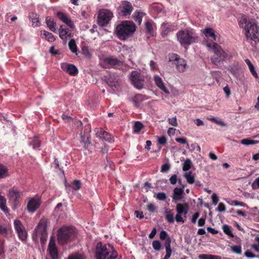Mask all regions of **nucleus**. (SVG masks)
Masks as SVG:
<instances>
[{
  "label": "nucleus",
  "instance_id": "nucleus-25",
  "mask_svg": "<svg viewBox=\"0 0 259 259\" xmlns=\"http://www.w3.org/2000/svg\"><path fill=\"white\" fill-rule=\"evenodd\" d=\"M46 22L48 27L50 30L54 32H57L56 23L54 21L53 19L50 17H47L46 19Z\"/></svg>",
  "mask_w": 259,
  "mask_h": 259
},
{
  "label": "nucleus",
  "instance_id": "nucleus-8",
  "mask_svg": "<svg viewBox=\"0 0 259 259\" xmlns=\"http://www.w3.org/2000/svg\"><path fill=\"white\" fill-rule=\"evenodd\" d=\"M168 62L175 65L177 70L180 72L185 71L187 63L185 60L181 58L178 54L170 53L168 55Z\"/></svg>",
  "mask_w": 259,
  "mask_h": 259
},
{
  "label": "nucleus",
  "instance_id": "nucleus-47",
  "mask_svg": "<svg viewBox=\"0 0 259 259\" xmlns=\"http://www.w3.org/2000/svg\"><path fill=\"white\" fill-rule=\"evenodd\" d=\"M68 259H84L83 256L81 254L79 253H75L69 255Z\"/></svg>",
  "mask_w": 259,
  "mask_h": 259
},
{
  "label": "nucleus",
  "instance_id": "nucleus-22",
  "mask_svg": "<svg viewBox=\"0 0 259 259\" xmlns=\"http://www.w3.org/2000/svg\"><path fill=\"white\" fill-rule=\"evenodd\" d=\"M205 37L208 39L207 41L213 42L216 40V35L213 30L211 28H206L203 31Z\"/></svg>",
  "mask_w": 259,
  "mask_h": 259
},
{
  "label": "nucleus",
  "instance_id": "nucleus-17",
  "mask_svg": "<svg viewBox=\"0 0 259 259\" xmlns=\"http://www.w3.org/2000/svg\"><path fill=\"white\" fill-rule=\"evenodd\" d=\"M61 68L63 71L71 76H75L78 72L77 67L71 64L62 63L61 64Z\"/></svg>",
  "mask_w": 259,
  "mask_h": 259
},
{
  "label": "nucleus",
  "instance_id": "nucleus-41",
  "mask_svg": "<svg viewBox=\"0 0 259 259\" xmlns=\"http://www.w3.org/2000/svg\"><path fill=\"white\" fill-rule=\"evenodd\" d=\"M192 162L190 159H187L183 163V170L186 171L190 169Z\"/></svg>",
  "mask_w": 259,
  "mask_h": 259
},
{
  "label": "nucleus",
  "instance_id": "nucleus-57",
  "mask_svg": "<svg viewBox=\"0 0 259 259\" xmlns=\"http://www.w3.org/2000/svg\"><path fill=\"white\" fill-rule=\"evenodd\" d=\"M170 183L172 185H175L178 181L177 175H172L169 179Z\"/></svg>",
  "mask_w": 259,
  "mask_h": 259
},
{
  "label": "nucleus",
  "instance_id": "nucleus-53",
  "mask_svg": "<svg viewBox=\"0 0 259 259\" xmlns=\"http://www.w3.org/2000/svg\"><path fill=\"white\" fill-rule=\"evenodd\" d=\"M139 98H132L131 101L134 104L135 107H138L141 105L142 100H139Z\"/></svg>",
  "mask_w": 259,
  "mask_h": 259
},
{
  "label": "nucleus",
  "instance_id": "nucleus-29",
  "mask_svg": "<svg viewBox=\"0 0 259 259\" xmlns=\"http://www.w3.org/2000/svg\"><path fill=\"white\" fill-rule=\"evenodd\" d=\"M6 198L0 195V208L5 214L9 213V209L6 205Z\"/></svg>",
  "mask_w": 259,
  "mask_h": 259
},
{
  "label": "nucleus",
  "instance_id": "nucleus-14",
  "mask_svg": "<svg viewBox=\"0 0 259 259\" xmlns=\"http://www.w3.org/2000/svg\"><path fill=\"white\" fill-rule=\"evenodd\" d=\"M104 79L108 85L113 90L118 91L120 86L118 83V77L114 73H110L104 76Z\"/></svg>",
  "mask_w": 259,
  "mask_h": 259
},
{
  "label": "nucleus",
  "instance_id": "nucleus-37",
  "mask_svg": "<svg viewBox=\"0 0 259 259\" xmlns=\"http://www.w3.org/2000/svg\"><path fill=\"white\" fill-rule=\"evenodd\" d=\"M198 257L199 259H222L219 256L208 254H200Z\"/></svg>",
  "mask_w": 259,
  "mask_h": 259
},
{
  "label": "nucleus",
  "instance_id": "nucleus-39",
  "mask_svg": "<svg viewBox=\"0 0 259 259\" xmlns=\"http://www.w3.org/2000/svg\"><path fill=\"white\" fill-rule=\"evenodd\" d=\"M144 127V125L140 121H136L134 125L133 130L134 133H139Z\"/></svg>",
  "mask_w": 259,
  "mask_h": 259
},
{
  "label": "nucleus",
  "instance_id": "nucleus-60",
  "mask_svg": "<svg viewBox=\"0 0 259 259\" xmlns=\"http://www.w3.org/2000/svg\"><path fill=\"white\" fill-rule=\"evenodd\" d=\"M64 23L71 28H73L74 26L73 23L68 17H67V19L64 21Z\"/></svg>",
  "mask_w": 259,
  "mask_h": 259
},
{
  "label": "nucleus",
  "instance_id": "nucleus-36",
  "mask_svg": "<svg viewBox=\"0 0 259 259\" xmlns=\"http://www.w3.org/2000/svg\"><path fill=\"white\" fill-rule=\"evenodd\" d=\"M146 32L151 35H153V25L151 22L147 21L145 23Z\"/></svg>",
  "mask_w": 259,
  "mask_h": 259
},
{
  "label": "nucleus",
  "instance_id": "nucleus-21",
  "mask_svg": "<svg viewBox=\"0 0 259 259\" xmlns=\"http://www.w3.org/2000/svg\"><path fill=\"white\" fill-rule=\"evenodd\" d=\"M74 125L77 127H80L81 130L80 132V135L82 136L83 134L84 135L85 134L91 132V128L90 124L87 123L85 125H84V129L83 131V123L82 122L79 120H76L74 121Z\"/></svg>",
  "mask_w": 259,
  "mask_h": 259
},
{
  "label": "nucleus",
  "instance_id": "nucleus-24",
  "mask_svg": "<svg viewBox=\"0 0 259 259\" xmlns=\"http://www.w3.org/2000/svg\"><path fill=\"white\" fill-rule=\"evenodd\" d=\"M104 62L109 67H114L116 66H119L121 62L118 60L116 58L111 56L109 57L104 60Z\"/></svg>",
  "mask_w": 259,
  "mask_h": 259
},
{
  "label": "nucleus",
  "instance_id": "nucleus-56",
  "mask_svg": "<svg viewBox=\"0 0 259 259\" xmlns=\"http://www.w3.org/2000/svg\"><path fill=\"white\" fill-rule=\"evenodd\" d=\"M217 210L219 212L225 211V210H226L225 205L222 202L220 203L218 205Z\"/></svg>",
  "mask_w": 259,
  "mask_h": 259
},
{
  "label": "nucleus",
  "instance_id": "nucleus-4",
  "mask_svg": "<svg viewBox=\"0 0 259 259\" xmlns=\"http://www.w3.org/2000/svg\"><path fill=\"white\" fill-rule=\"evenodd\" d=\"M76 229L71 226H63L57 232L58 243L63 245L72 241L77 237Z\"/></svg>",
  "mask_w": 259,
  "mask_h": 259
},
{
  "label": "nucleus",
  "instance_id": "nucleus-20",
  "mask_svg": "<svg viewBox=\"0 0 259 259\" xmlns=\"http://www.w3.org/2000/svg\"><path fill=\"white\" fill-rule=\"evenodd\" d=\"M185 185L182 186V188L176 187L174 188L172 198L174 201H180L182 198V195L184 193V189Z\"/></svg>",
  "mask_w": 259,
  "mask_h": 259
},
{
  "label": "nucleus",
  "instance_id": "nucleus-11",
  "mask_svg": "<svg viewBox=\"0 0 259 259\" xmlns=\"http://www.w3.org/2000/svg\"><path fill=\"white\" fill-rule=\"evenodd\" d=\"M113 14L110 10L103 9L100 11L98 17V23L101 26H106L110 21Z\"/></svg>",
  "mask_w": 259,
  "mask_h": 259
},
{
  "label": "nucleus",
  "instance_id": "nucleus-48",
  "mask_svg": "<svg viewBox=\"0 0 259 259\" xmlns=\"http://www.w3.org/2000/svg\"><path fill=\"white\" fill-rule=\"evenodd\" d=\"M152 246L155 250L159 251L161 249V245L158 240H154L152 242Z\"/></svg>",
  "mask_w": 259,
  "mask_h": 259
},
{
  "label": "nucleus",
  "instance_id": "nucleus-31",
  "mask_svg": "<svg viewBox=\"0 0 259 259\" xmlns=\"http://www.w3.org/2000/svg\"><path fill=\"white\" fill-rule=\"evenodd\" d=\"M70 187H71L72 189L75 191H77L79 190L81 187V182L79 180H75L72 182L71 185H69V186H66V189L67 190H69V188Z\"/></svg>",
  "mask_w": 259,
  "mask_h": 259
},
{
  "label": "nucleus",
  "instance_id": "nucleus-49",
  "mask_svg": "<svg viewBox=\"0 0 259 259\" xmlns=\"http://www.w3.org/2000/svg\"><path fill=\"white\" fill-rule=\"evenodd\" d=\"M56 16L63 22L67 19L68 17L64 13L61 12H58L56 14Z\"/></svg>",
  "mask_w": 259,
  "mask_h": 259
},
{
  "label": "nucleus",
  "instance_id": "nucleus-52",
  "mask_svg": "<svg viewBox=\"0 0 259 259\" xmlns=\"http://www.w3.org/2000/svg\"><path fill=\"white\" fill-rule=\"evenodd\" d=\"M176 141L180 143L183 144H186L187 145V148H189V144L188 143L186 139L184 138H177L176 139Z\"/></svg>",
  "mask_w": 259,
  "mask_h": 259
},
{
  "label": "nucleus",
  "instance_id": "nucleus-3",
  "mask_svg": "<svg viewBox=\"0 0 259 259\" xmlns=\"http://www.w3.org/2000/svg\"><path fill=\"white\" fill-rule=\"evenodd\" d=\"M117 252L110 244H103L101 242L97 244L95 249L96 259H117Z\"/></svg>",
  "mask_w": 259,
  "mask_h": 259
},
{
  "label": "nucleus",
  "instance_id": "nucleus-26",
  "mask_svg": "<svg viewBox=\"0 0 259 259\" xmlns=\"http://www.w3.org/2000/svg\"><path fill=\"white\" fill-rule=\"evenodd\" d=\"M145 15V13L136 11L133 15V18L139 25H140L142 21V18Z\"/></svg>",
  "mask_w": 259,
  "mask_h": 259
},
{
  "label": "nucleus",
  "instance_id": "nucleus-54",
  "mask_svg": "<svg viewBox=\"0 0 259 259\" xmlns=\"http://www.w3.org/2000/svg\"><path fill=\"white\" fill-rule=\"evenodd\" d=\"M251 74L256 78H258V74L255 70V68L253 65L248 67Z\"/></svg>",
  "mask_w": 259,
  "mask_h": 259
},
{
  "label": "nucleus",
  "instance_id": "nucleus-43",
  "mask_svg": "<svg viewBox=\"0 0 259 259\" xmlns=\"http://www.w3.org/2000/svg\"><path fill=\"white\" fill-rule=\"evenodd\" d=\"M104 136H103V139L110 142L112 143L114 142L113 137L109 133L105 132V133H103Z\"/></svg>",
  "mask_w": 259,
  "mask_h": 259
},
{
  "label": "nucleus",
  "instance_id": "nucleus-44",
  "mask_svg": "<svg viewBox=\"0 0 259 259\" xmlns=\"http://www.w3.org/2000/svg\"><path fill=\"white\" fill-rule=\"evenodd\" d=\"M258 142L254 140H250L249 139H244L241 140V144L245 145H249L257 143Z\"/></svg>",
  "mask_w": 259,
  "mask_h": 259
},
{
  "label": "nucleus",
  "instance_id": "nucleus-33",
  "mask_svg": "<svg viewBox=\"0 0 259 259\" xmlns=\"http://www.w3.org/2000/svg\"><path fill=\"white\" fill-rule=\"evenodd\" d=\"M184 177L186 179L187 182L189 184H193L195 182V177L191 171L186 172L184 174Z\"/></svg>",
  "mask_w": 259,
  "mask_h": 259
},
{
  "label": "nucleus",
  "instance_id": "nucleus-63",
  "mask_svg": "<svg viewBox=\"0 0 259 259\" xmlns=\"http://www.w3.org/2000/svg\"><path fill=\"white\" fill-rule=\"evenodd\" d=\"M149 65H150V69L152 71H155V70H158V67L156 66V63L154 61H153L152 60L150 61Z\"/></svg>",
  "mask_w": 259,
  "mask_h": 259
},
{
  "label": "nucleus",
  "instance_id": "nucleus-6",
  "mask_svg": "<svg viewBox=\"0 0 259 259\" xmlns=\"http://www.w3.org/2000/svg\"><path fill=\"white\" fill-rule=\"evenodd\" d=\"M178 41L182 46L190 45L197 42L198 34L192 28H187L181 30L177 33Z\"/></svg>",
  "mask_w": 259,
  "mask_h": 259
},
{
  "label": "nucleus",
  "instance_id": "nucleus-12",
  "mask_svg": "<svg viewBox=\"0 0 259 259\" xmlns=\"http://www.w3.org/2000/svg\"><path fill=\"white\" fill-rule=\"evenodd\" d=\"M188 209L189 206L186 203L183 204L178 203L177 204L176 207L177 211L176 221L177 222L182 223L185 222V220L183 219L182 215H184L185 218L186 217V215L188 212Z\"/></svg>",
  "mask_w": 259,
  "mask_h": 259
},
{
  "label": "nucleus",
  "instance_id": "nucleus-38",
  "mask_svg": "<svg viewBox=\"0 0 259 259\" xmlns=\"http://www.w3.org/2000/svg\"><path fill=\"white\" fill-rule=\"evenodd\" d=\"M68 46H69V49L72 53L77 54V47H76V45L75 43V41L74 40V39H71L69 41Z\"/></svg>",
  "mask_w": 259,
  "mask_h": 259
},
{
  "label": "nucleus",
  "instance_id": "nucleus-51",
  "mask_svg": "<svg viewBox=\"0 0 259 259\" xmlns=\"http://www.w3.org/2000/svg\"><path fill=\"white\" fill-rule=\"evenodd\" d=\"M156 198L159 200L164 201L166 199V195L164 192H159L157 194Z\"/></svg>",
  "mask_w": 259,
  "mask_h": 259
},
{
  "label": "nucleus",
  "instance_id": "nucleus-10",
  "mask_svg": "<svg viewBox=\"0 0 259 259\" xmlns=\"http://www.w3.org/2000/svg\"><path fill=\"white\" fill-rule=\"evenodd\" d=\"M22 195V192L14 187L9 190L7 196L9 202L12 204L13 208H16L18 206L19 200Z\"/></svg>",
  "mask_w": 259,
  "mask_h": 259
},
{
  "label": "nucleus",
  "instance_id": "nucleus-61",
  "mask_svg": "<svg viewBox=\"0 0 259 259\" xmlns=\"http://www.w3.org/2000/svg\"><path fill=\"white\" fill-rule=\"evenodd\" d=\"M64 23L71 28H73L74 26L73 23L68 17H67V19L64 21Z\"/></svg>",
  "mask_w": 259,
  "mask_h": 259
},
{
  "label": "nucleus",
  "instance_id": "nucleus-15",
  "mask_svg": "<svg viewBox=\"0 0 259 259\" xmlns=\"http://www.w3.org/2000/svg\"><path fill=\"white\" fill-rule=\"evenodd\" d=\"M48 250L52 259H57L58 257V252L56 244V240L54 237L50 238Z\"/></svg>",
  "mask_w": 259,
  "mask_h": 259
},
{
  "label": "nucleus",
  "instance_id": "nucleus-62",
  "mask_svg": "<svg viewBox=\"0 0 259 259\" xmlns=\"http://www.w3.org/2000/svg\"><path fill=\"white\" fill-rule=\"evenodd\" d=\"M212 204L214 205H217L219 201V198L215 193H213L211 195Z\"/></svg>",
  "mask_w": 259,
  "mask_h": 259
},
{
  "label": "nucleus",
  "instance_id": "nucleus-13",
  "mask_svg": "<svg viewBox=\"0 0 259 259\" xmlns=\"http://www.w3.org/2000/svg\"><path fill=\"white\" fill-rule=\"evenodd\" d=\"M14 226L19 238L22 241L26 240L27 237V233L22 222L19 220H15L14 221Z\"/></svg>",
  "mask_w": 259,
  "mask_h": 259
},
{
  "label": "nucleus",
  "instance_id": "nucleus-50",
  "mask_svg": "<svg viewBox=\"0 0 259 259\" xmlns=\"http://www.w3.org/2000/svg\"><path fill=\"white\" fill-rule=\"evenodd\" d=\"M231 205H236V206H241L245 207L246 206V204L243 202L238 201V200H232L231 202L229 203Z\"/></svg>",
  "mask_w": 259,
  "mask_h": 259
},
{
  "label": "nucleus",
  "instance_id": "nucleus-42",
  "mask_svg": "<svg viewBox=\"0 0 259 259\" xmlns=\"http://www.w3.org/2000/svg\"><path fill=\"white\" fill-rule=\"evenodd\" d=\"M0 234L5 236H7L8 235V229L4 224H0Z\"/></svg>",
  "mask_w": 259,
  "mask_h": 259
},
{
  "label": "nucleus",
  "instance_id": "nucleus-45",
  "mask_svg": "<svg viewBox=\"0 0 259 259\" xmlns=\"http://www.w3.org/2000/svg\"><path fill=\"white\" fill-rule=\"evenodd\" d=\"M231 250L237 254H241L242 252V248L240 245H234L231 247Z\"/></svg>",
  "mask_w": 259,
  "mask_h": 259
},
{
  "label": "nucleus",
  "instance_id": "nucleus-35",
  "mask_svg": "<svg viewBox=\"0 0 259 259\" xmlns=\"http://www.w3.org/2000/svg\"><path fill=\"white\" fill-rule=\"evenodd\" d=\"M9 176L7 167L0 163V180L6 178Z\"/></svg>",
  "mask_w": 259,
  "mask_h": 259
},
{
  "label": "nucleus",
  "instance_id": "nucleus-46",
  "mask_svg": "<svg viewBox=\"0 0 259 259\" xmlns=\"http://www.w3.org/2000/svg\"><path fill=\"white\" fill-rule=\"evenodd\" d=\"M95 131L96 132V136L99 138L100 139H103V136H104V135H103V133H105L106 132L100 128H96L95 130Z\"/></svg>",
  "mask_w": 259,
  "mask_h": 259
},
{
  "label": "nucleus",
  "instance_id": "nucleus-16",
  "mask_svg": "<svg viewBox=\"0 0 259 259\" xmlns=\"http://www.w3.org/2000/svg\"><path fill=\"white\" fill-rule=\"evenodd\" d=\"M133 10L132 4L127 1L122 2L120 6L119 14L121 16L130 15Z\"/></svg>",
  "mask_w": 259,
  "mask_h": 259
},
{
  "label": "nucleus",
  "instance_id": "nucleus-32",
  "mask_svg": "<svg viewBox=\"0 0 259 259\" xmlns=\"http://www.w3.org/2000/svg\"><path fill=\"white\" fill-rule=\"evenodd\" d=\"M29 19L31 21L32 26L33 27L39 26L40 22L38 20V17L37 14L35 13H31L29 15Z\"/></svg>",
  "mask_w": 259,
  "mask_h": 259
},
{
  "label": "nucleus",
  "instance_id": "nucleus-28",
  "mask_svg": "<svg viewBox=\"0 0 259 259\" xmlns=\"http://www.w3.org/2000/svg\"><path fill=\"white\" fill-rule=\"evenodd\" d=\"M41 36L42 38H44L46 40L50 42L55 41V38L54 36L50 32L46 30L41 31Z\"/></svg>",
  "mask_w": 259,
  "mask_h": 259
},
{
  "label": "nucleus",
  "instance_id": "nucleus-18",
  "mask_svg": "<svg viewBox=\"0 0 259 259\" xmlns=\"http://www.w3.org/2000/svg\"><path fill=\"white\" fill-rule=\"evenodd\" d=\"M40 201L38 198H31L27 205V211L30 213L34 212L39 207Z\"/></svg>",
  "mask_w": 259,
  "mask_h": 259
},
{
  "label": "nucleus",
  "instance_id": "nucleus-19",
  "mask_svg": "<svg viewBox=\"0 0 259 259\" xmlns=\"http://www.w3.org/2000/svg\"><path fill=\"white\" fill-rule=\"evenodd\" d=\"M161 28V34L163 37L166 36L169 32L175 29V26L169 23H163Z\"/></svg>",
  "mask_w": 259,
  "mask_h": 259
},
{
  "label": "nucleus",
  "instance_id": "nucleus-30",
  "mask_svg": "<svg viewBox=\"0 0 259 259\" xmlns=\"http://www.w3.org/2000/svg\"><path fill=\"white\" fill-rule=\"evenodd\" d=\"M29 145L31 146L33 149L39 147L40 145V141L38 138L34 137L29 139Z\"/></svg>",
  "mask_w": 259,
  "mask_h": 259
},
{
  "label": "nucleus",
  "instance_id": "nucleus-7",
  "mask_svg": "<svg viewBox=\"0 0 259 259\" xmlns=\"http://www.w3.org/2000/svg\"><path fill=\"white\" fill-rule=\"evenodd\" d=\"M136 30L135 24L131 21H122L116 27V33L118 38L120 40H125Z\"/></svg>",
  "mask_w": 259,
  "mask_h": 259
},
{
  "label": "nucleus",
  "instance_id": "nucleus-5",
  "mask_svg": "<svg viewBox=\"0 0 259 259\" xmlns=\"http://www.w3.org/2000/svg\"><path fill=\"white\" fill-rule=\"evenodd\" d=\"M49 224L50 221L48 219L42 218L40 220L32 234L33 240L37 241L39 239L41 244L46 243L48 238L47 228Z\"/></svg>",
  "mask_w": 259,
  "mask_h": 259
},
{
  "label": "nucleus",
  "instance_id": "nucleus-2",
  "mask_svg": "<svg viewBox=\"0 0 259 259\" xmlns=\"http://www.w3.org/2000/svg\"><path fill=\"white\" fill-rule=\"evenodd\" d=\"M206 46L209 50L212 51L214 55L211 57L212 63L217 66H220L222 63L230 58V56L218 44L213 42H206Z\"/></svg>",
  "mask_w": 259,
  "mask_h": 259
},
{
  "label": "nucleus",
  "instance_id": "nucleus-1",
  "mask_svg": "<svg viewBox=\"0 0 259 259\" xmlns=\"http://www.w3.org/2000/svg\"><path fill=\"white\" fill-rule=\"evenodd\" d=\"M239 25L240 27L243 28L247 39L253 40L255 43L258 41V26L255 22L243 16L239 21Z\"/></svg>",
  "mask_w": 259,
  "mask_h": 259
},
{
  "label": "nucleus",
  "instance_id": "nucleus-55",
  "mask_svg": "<svg viewBox=\"0 0 259 259\" xmlns=\"http://www.w3.org/2000/svg\"><path fill=\"white\" fill-rule=\"evenodd\" d=\"M158 143L160 145H164L167 143V139L164 136L158 137Z\"/></svg>",
  "mask_w": 259,
  "mask_h": 259
},
{
  "label": "nucleus",
  "instance_id": "nucleus-64",
  "mask_svg": "<svg viewBox=\"0 0 259 259\" xmlns=\"http://www.w3.org/2000/svg\"><path fill=\"white\" fill-rule=\"evenodd\" d=\"M147 209L151 212H154L156 209V206L153 203H150L147 205Z\"/></svg>",
  "mask_w": 259,
  "mask_h": 259
},
{
  "label": "nucleus",
  "instance_id": "nucleus-40",
  "mask_svg": "<svg viewBox=\"0 0 259 259\" xmlns=\"http://www.w3.org/2000/svg\"><path fill=\"white\" fill-rule=\"evenodd\" d=\"M223 230L224 232L227 235L233 237L234 236L231 230V227L227 225H224L223 226Z\"/></svg>",
  "mask_w": 259,
  "mask_h": 259
},
{
  "label": "nucleus",
  "instance_id": "nucleus-27",
  "mask_svg": "<svg viewBox=\"0 0 259 259\" xmlns=\"http://www.w3.org/2000/svg\"><path fill=\"white\" fill-rule=\"evenodd\" d=\"M59 34L60 37L62 39L65 40L71 35V34L69 33L67 29H64L63 26L61 25L59 29Z\"/></svg>",
  "mask_w": 259,
  "mask_h": 259
},
{
  "label": "nucleus",
  "instance_id": "nucleus-23",
  "mask_svg": "<svg viewBox=\"0 0 259 259\" xmlns=\"http://www.w3.org/2000/svg\"><path fill=\"white\" fill-rule=\"evenodd\" d=\"M155 84L162 91L166 94L168 93V91L166 89L162 78L158 75H155L153 77Z\"/></svg>",
  "mask_w": 259,
  "mask_h": 259
},
{
  "label": "nucleus",
  "instance_id": "nucleus-34",
  "mask_svg": "<svg viewBox=\"0 0 259 259\" xmlns=\"http://www.w3.org/2000/svg\"><path fill=\"white\" fill-rule=\"evenodd\" d=\"M165 219L169 223H174V213L171 212V210L165 208Z\"/></svg>",
  "mask_w": 259,
  "mask_h": 259
},
{
  "label": "nucleus",
  "instance_id": "nucleus-9",
  "mask_svg": "<svg viewBox=\"0 0 259 259\" xmlns=\"http://www.w3.org/2000/svg\"><path fill=\"white\" fill-rule=\"evenodd\" d=\"M146 76L139 72L133 71L131 73L130 80L134 87L138 89H143L145 84Z\"/></svg>",
  "mask_w": 259,
  "mask_h": 259
},
{
  "label": "nucleus",
  "instance_id": "nucleus-58",
  "mask_svg": "<svg viewBox=\"0 0 259 259\" xmlns=\"http://www.w3.org/2000/svg\"><path fill=\"white\" fill-rule=\"evenodd\" d=\"M252 188L253 189L259 188V177L257 178L252 184Z\"/></svg>",
  "mask_w": 259,
  "mask_h": 259
},
{
  "label": "nucleus",
  "instance_id": "nucleus-59",
  "mask_svg": "<svg viewBox=\"0 0 259 259\" xmlns=\"http://www.w3.org/2000/svg\"><path fill=\"white\" fill-rule=\"evenodd\" d=\"M168 122H169V124H170L171 125H172L173 126H176L178 125V123H177L176 117H172V118H169L168 119Z\"/></svg>",
  "mask_w": 259,
  "mask_h": 259
}]
</instances>
